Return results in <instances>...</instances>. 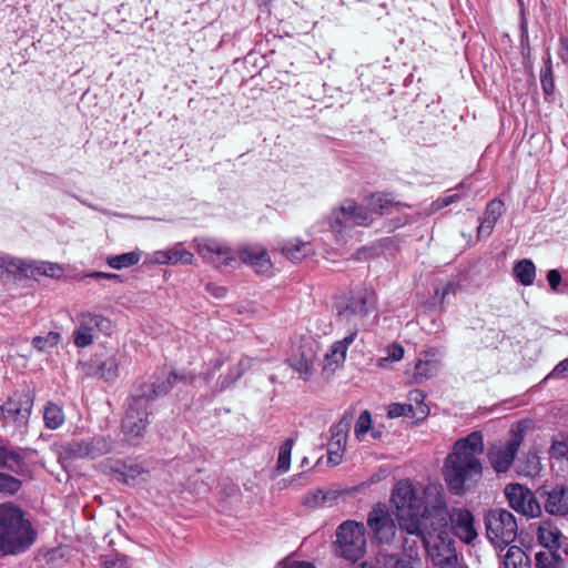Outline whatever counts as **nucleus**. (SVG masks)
I'll return each mask as SVG.
<instances>
[{
    "label": "nucleus",
    "mask_w": 568,
    "mask_h": 568,
    "mask_svg": "<svg viewBox=\"0 0 568 568\" xmlns=\"http://www.w3.org/2000/svg\"><path fill=\"white\" fill-rule=\"evenodd\" d=\"M514 276L525 286L534 283L536 277V267L532 261L524 258L514 266Z\"/></svg>",
    "instance_id": "nucleus-30"
},
{
    "label": "nucleus",
    "mask_w": 568,
    "mask_h": 568,
    "mask_svg": "<svg viewBox=\"0 0 568 568\" xmlns=\"http://www.w3.org/2000/svg\"><path fill=\"white\" fill-rule=\"evenodd\" d=\"M545 509L550 515L568 514V486H557L547 493Z\"/></svg>",
    "instance_id": "nucleus-22"
},
{
    "label": "nucleus",
    "mask_w": 568,
    "mask_h": 568,
    "mask_svg": "<svg viewBox=\"0 0 568 568\" xmlns=\"http://www.w3.org/2000/svg\"><path fill=\"white\" fill-rule=\"evenodd\" d=\"M395 517L406 536L402 540V556L406 560L419 559L424 537L428 531V517L424 508V487L409 480L398 481L392 494Z\"/></svg>",
    "instance_id": "nucleus-1"
},
{
    "label": "nucleus",
    "mask_w": 568,
    "mask_h": 568,
    "mask_svg": "<svg viewBox=\"0 0 568 568\" xmlns=\"http://www.w3.org/2000/svg\"><path fill=\"white\" fill-rule=\"evenodd\" d=\"M484 452L483 435L473 432L458 439L444 465V478L454 494H462L481 478L483 465L479 456Z\"/></svg>",
    "instance_id": "nucleus-2"
},
{
    "label": "nucleus",
    "mask_w": 568,
    "mask_h": 568,
    "mask_svg": "<svg viewBox=\"0 0 568 568\" xmlns=\"http://www.w3.org/2000/svg\"><path fill=\"white\" fill-rule=\"evenodd\" d=\"M413 412L412 404L393 403L387 407V416L389 418H397L408 415Z\"/></svg>",
    "instance_id": "nucleus-48"
},
{
    "label": "nucleus",
    "mask_w": 568,
    "mask_h": 568,
    "mask_svg": "<svg viewBox=\"0 0 568 568\" xmlns=\"http://www.w3.org/2000/svg\"><path fill=\"white\" fill-rule=\"evenodd\" d=\"M34 536L19 507L12 504L0 505V556L24 551L34 541Z\"/></svg>",
    "instance_id": "nucleus-5"
},
{
    "label": "nucleus",
    "mask_w": 568,
    "mask_h": 568,
    "mask_svg": "<svg viewBox=\"0 0 568 568\" xmlns=\"http://www.w3.org/2000/svg\"><path fill=\"white\" fill-rule=\"evenodd\" d=\"M558 57L568 64V38L561 37L559 40Z\"/></svg>",
    "instance_id": "nucleus-56"
},
{
    "label": "nucleus",
    "mask_w": 568,
    "mask_h": 568,
    "mask_svg": "<svg viewBox=\"0 0 568 568\" xmlns=\"http://www.w3.org/2000/svg\"><path fill=\"white\" fill-rule=\"evenodd\" d=\"M434 565L438 568H463L458 564L456 551L452 554V557L442 558V560L435 561Z\"/></svg>",
    "instance_id": "nucleus-51"
},
{
    "label": "nucleus",
    "mask_w": 568,
    "mask_h": 568,
    "mask_svg": "<svg viewBox=\"0 0 568 568\" xmlns=\"http://www.w3.org/2000/svg\"><path fill=\"white\" fill-rule=\"evenodd\" d=\"M44 424L49 429H57L64 423L62 408L53 403H49L43 412Z\"/></svg>",
    "instance_id": "nucleus-35"
},
{
    "label": "nucleus",
    "mask_w": 568,
    "mask_h": 568,
    "mask_svg": "<svg viewBox=\"0 0 568 568\" xmlns=\"http://www.w3.org/2000/svg\"><path fill=\"white\" fill-rule=\"evenodd\" d=\"M440 367L442 362L437 349L432 348L424 352L415 364L414 382L423 383L434 377L439 372Z\"/></svg>",
    "instance_id": "nucleus-21"
},
{
    "label": "nucleus",
    "mask_w": 568,
    "mask_h": 568,
    "mask_svg": "<svg viewBox=\"0 0 568 568\" xmlns=\"http://www.w3.org/2000/svg\"><path fill=\"white\" fill-rule=\"evenodd\" d=\"M33 407V397L29 393H17L1 406V419L14 428L26 427Z\"/></svg>",
    "instance_id": "nucleus-12"
},
{
    "label": "nucleus",
    "mask_w": 568,
    "mask_h": 568,
    "mask_svg": "<svg viewBox=\"0 0 568 568\" xmlns=\"http://www.w3.org/2000/svg\"><path fill=\"white\" fill-rule=\"evenodd\" d=\"M562 534L551 519H544L539 523L537 538L541 546L548 549H558L561 546Z\"/></svg>",
    "instance_id": "nucleus-23"
},
{
    "label": "nucleus",
    "mask_w": 568,
    "mask_h": 568,
    "mask_svg": "<svg viewBox=\"0 0 568 568\" xmlns=\"http://www.w3.org/2000/svg\"><path fill=\"white\" fill-rule=\"evenodd\" d=\"M551 377H568V358L561 361L547 376V378Z\"/></svg>",
    "instance_id": "nucleus-54"
},
{
    "label": "nucleus",
    "mask_w": 568,
    "mask_h": 568,
    "mask_svg": "<svg viewBox=\"0 0 568 568\" xmlns=\"http://www.w3.org/2000/svg\"><path fill=\"white\" fill-rule=\"evenodd\" d=\"M346 352L347 349L344 344L336 341L325 356L324 368L335 371V368L345 361Z\"/></svg>",
    "instance_id": "nucleus-38"
},
{
    "label": "nucleus",
    "mask_w": 568,
    "mask_h": 568,
    "mask_svg": "<svg viewBox=\"0 0 568 568\" xmlns=\"http://www.w3.org/2000/svg\"><path fill=\"white\" fill-rule=\"evenodd\" d=\"M293 366L304 379H307L313 373V359L311 357L302 358L294 363Z\"/></svg>",
    "instance_id": "nucleus-49"
},
{
    "label": "nucleus",
    "mask_w": 568,
    "mask_h": 568,
    "mask_svg": "<svg viewBox=\"0 0 568 568\" xmlns=\"http://www.w3.org/2000/svg\"><path fill=\"white\" fill-rule=\"evenodd\" d=\"M296 568H315V567L310 562H300Z\"/></svg>",
    "instance_id": "nucleus-62"
},
{
    "label": "nucleus",
    "mask_w": 568,
    "mask_h": 568,
    "mask_svg": "<svg viewBox=\"0 0 568 568\" xmlns=\"http://www.w3.org/2000/svg\"><path fill=\"white\" fill-rule=\"evenodd\" d=\"M113 448V442L104 436H94L90 439L72 440L68 452L75 457L98 458Z\"/></svg>",
    "instance_id": "nucleus-16"
},
{
    "label": "nucleus",
    "mask_w": 568,
    "mask_h": 568,
    "mask_svg": "<svg viewBox=\"0 0 568 568\" xmlns=\"http://www.w3.org/2000/svg\"><path fill=\"white\" fill-rule=\"evenodd\" d=\"M404 347L399 344H392L389 346H387L386 348V356L385 357H381L378 361H377V366L378 367H386V363L388 361H392V362H398L400 361L403 357H404Z\"/></svg>",
    "instance_id": "nucleus-45"
},
{
    "label": "nucleus",
    "mask_w": 568,
    "mask_h": 568,
    "mask_svg": "<svg viewBox=\"0 0 568 568\" xmlns=\"http://www.w3.org/2000/svg\"><path fill=\"white\" fill-rule=\"evenodd\" d=\"M505 495L510 507L525 516L536 517L540 514V506L534 494L519 484H509L505 488Z\"/></svg>",
    "instance_id": "nucleus-15"
},
{
    "label": "nucleus",
    "mask_w": 568,
    "mask_h": 568,
    "mask_svg": "<svg viewBox=\"0 0 568 568\" xmlns=\"http://www.w3.org/2000/svg\"><path fill=\"white\" fill-rule=\"evenodd\" d=\"M359 568H374L369 566L367 562H363Z\"/></svg>",
    "instance_id": "nucleus-64"
},
{
    "label": "nucleus",
    "mask_w": 568,
    "mask_h": 568,
    "mask_svg": "<svg viewBox=\"0 0 568 568\" xmlns=\"http://www.w3.org/2000/svg\"><path fill=\"white\" fill-rule=\"evenodd\" d=\"M141 253L139 251H132L119 255H111L106 258V263L110 267L121 270L139 263Z\"/></svg>",
    "instance_id": "nucleus-36"
},
{
    "label": "nucleus",
    "mask_w": 568,
    "mask_h": 568,
    "mask_svg": "<svg viewBox=\"0 0 568 568\" xmlns=\"http://www.w3.org/2000/svg\"><path fill=\"white\" fill-rule=\"evenodd\" d=\"M486 535L497 547H505L515 541L517 537V521L515 516L504 509H490L485 515Z\"/></svg>",
    "instance_id": "nucleus-9"
},
{
    "label": "nucleus",
    "mask_w": 568,
    "mask_h": 568,
    "mask_svg": "<svg viewBox=\"0 0 568 568\" xmlns=\"http://www.w3.org/2000/svg\"><path fill=\"white\" fill-rule=\"evenodd\" d=\"M178 378L179 376L173 372L163 373L162 377L158 376L154 381L143 383L131 398L144 399L150 406V400L166 394Z\"/></svg>",
    "instance_id": "nucleus-20"
},
{
    "label": "nucleus",
    "mask_w": 568,
    "mask_h": 568,
    "mask_svg": "<svg viewBox=\"0 0 568 568\" xmlns=\"http://www.w3.org/2000/svg\"><path fill=\"white\" fill-rule=\"evenodd\" d=\"M424 508L428 517V531L424 549L433 562L452 557L454 541L448 535V508L443 486L428 484L424 487Z\"/></svg>",
    "instance_id": "nucleus-3"
},
{
    "label": "nucleus",
    "mask_w": 568,
    "mask_h": 568,
    "mask_svg": "<svg viewBox=\"0 0 568 568\" xmlns=\"http://www.w3.org/2000/svg\"><path fill=\"white\" fill-rule=\"evenodd\" d=\"M503 209L504 203L500 200H493L487 204L484 219L477 229L479 237H487L491 234L496 222L503 214Z\"/></svg>",
    "instance_id": "nucleus-25"
},
{
    "label": "nucleus",
    "mask_w": 568,
    "mask_h": 568,
    "mask_svg": "<svg viewBox=\"0 0 568 568\" xmlns=\"http://www.w3.org/2000/svg\"><path fill=\"white\" fill-rule=\"evenodd\" d=\"M537 568H559V556L554 552H539L536 555Z\"/></svg>",
    "instance_id": "nucleus-47"
},
{
    "label": "nucleus",
    "mask_w": 568,
    "mask_h": 568,
    "mask_svg": "<svg viewBox=\"0 0 568 568\" xmlns=\"http://www.w3.org/2000/svg\"><path fill=\"white\" fill-rule=\"evenodd\" d=\"M28 267L21 258L0 256V272L4 270L8 273L19 275V272H28Z\"/></svg>",
    "instance_id": "nucleus-43"
},
{
    "label": "nucleus",
    "mask_w": 568,
    "mask_h": 568,
    "mask_svg": "<svg viewBox=\"0 0 568 568\" xmlns=\"http://www.w3.org/2000/svg\"><path fill=\"white\" fill-rule=\"evenodd\" d=\"M77 327L73 331V343L79 348H84L93 344L95 334L111 335L113 331L112 322L102 316L90 312L81 313L77 316Z\"/></svg>",
    "instance_id": "nucleus-10"
},
{
    "label": "nucleus",
    "mask_w": 568,
    "mask_h": 568,
    "mask_svg": "<svg viewBox=\"0 0 568 568\" xmlns=\"http://www.w3.org/2000/svg\"><path fill=\"white\" fill-rule=\"evenodd\" d=\"M192 243L203 262L215 268L234 267L237 263L233 250L219 239L195 237Z\"/></svg>",
    "instance_id": "nucleus-11"
},
{
    "label": "nucleus",
    "mask_w": 568,
    "mask_h": 568,
    "mask_svg": "<svg viewBox=\"0 0 568 568\" xmlns=\"http://www.w3.org/2000/svg\"><path fill=\"white\" fill-rule=\"evenodd\" d=\"M88 276L92 277V278H108V280H112V278H119V275L116 274H112V273H104V272H94V273H91L89 274Z\"/></svg>",
    "instance_id": "nucleus-60"
},
{
    "label": "nucleus",
    "mask_w": 568,
    "mask_h": 568,
    "mask_svg": "<svg viewBox=\"0 0 568 568\" xmlns=\"http://www.w3.org/2000/svg\"><path fill=\"white\" fill-rule=\"evenodd\" d=\"M550 455L556 459L568 460V435L559 434L554 437Z\"/></svg>",
    "instance_id": "nucleus-42"
},
{
    "label": "nucleus",
    "mask_w": 568,
    "mask_h": 568,
    "mask_svg": "<svg viewBox=\"0 0 568 568\" xmlns=\"http://www.w3.org/2000/svg\"><path fill=\"white\" fill-rule=\"evenodd\" d=\"M454 291V285L452 283H446L442 287H436L435 290V296L438 298L439 303L442 304L445 300V297Z\"/></svg>",
    "instance_id": "nucleus-55"
},
{
    "label": "nucleus",
    "mask_w": 568,
    "mask_h": 568,
    "mask_svg": "<svg viewBox=\"0 0 568 568\" xmlns=\"http://www.w3.org/2000/svg\"><path fill=\"white\" fill-rule=\"evenodd\" d=\"M344 450L327 448L328 463L332 465H338L342 462Z\"/></svg>",
    "instance_id": "nucleus-58"
},
{
    "label": "nucleus",
    "mask_w": 568,
    "mask_h": 568,
    "mask_svg": "<svg viewBox=\"0 0 568 568\" xmlns=\"http://www.w3.org/2000/svg\"><path fill=\"white\" fill-rule=\"evenodd\" d=\"M547 281L552 292H558L561 283V275L558 270H549L547 273Z\"/></svg>",
    "instance_id": "nucleus-52"
},
{
    "label": "nucleus",
    "mask_w": 568,
    "mask_h": 568,
    "mask_svg": "<svg viewBox=\"0 0 568 568\" xmlns=\"http://www.w3.org/2000/svg\"><path fill=\"white\" fill-rule=\"evenodd\" d=\"M149 408L144 399H130L122 419V430L129 439L139 438L145 433L149 425Z\"/></svg>",
    "instance_id": "nucleus-14"
},
{
    "label": "nucleus",
    "mask_w": 568,
    "mask_h": 568,
    "mask_svg": "<svg viewBox=\"0 0 568 568\" xmlns=\"http://www.w3.org/2000/svg\"><path fill=\"white\" fill-rule=\"evenodd\" d=\"M21 488V481L16 477L0 473V493L1 494H16Z\"/></svg>",
    "instance_id": "nucleus-46"
},
{
    "label": "nucleus",
    "mask_w": 568,
    "mask_h": 568,
    "mask_svg": "<svg viewBox=\"0 0 568 568\" xmlns=\"http://www.w3.org/2000/svg\"><path fill=\"white\" fill-rule=\"evenodd\" d=\"M396 205L394 199L384 193L372 194L366 204L347 199L332 210L327 222L337 237L345 239L354 227L369 226L374 222V214H388Z\"/></svg>",
    "instance_id": "nucleus-4"
},
{
    "label": "nucleus",
    "mask_w": 568,
    "mask_h": 568,
    "mask_svg": "<svg viewBox=\"0 0 568 568\" xmlns=\"http://www.w3.org/2000/svg\"><path fill=\"white\" fill-rule=\"evenodd\" d=\"M1 466L7 467L14 473H21L23 468V460L18 452L0 446V467Z\"/></svg>",
    "instance_id": "nucleus-34"
},
{
    "label": "nucleus",
    "mask_w": 568,
    "mask_h": 568,
    "mask_svg": "<svg viewBox=\"0 0 568 568\" xmlns=\"http://www.w3.org/2000/svg\"><path fill=\"white\" fill-rule=\"evenodd\" d=\"M206 291L216 298H223L227 293V290L224 286H219L215 284H207Z\"/></svg>",
    "instance_id": "nucleus-57"
},
{
    "label": "nucleus",
    "mask_w": 568,
    "mask_h": 568,
    "mask_svg": "<svg viewBox=\"0 0 568 568\" xmlns=\"http://www.w3.org/2000/svg\"><path fill=\"white\" fill-rule=\"evenodd\" d=\"M524 430L525 425L519 422L511 426L506 442H497L489 446L487 457L495 471L505 473L510 468L524 440Z\"/></svg>",
    "instance_id": "nucleus-8"
},
{
    "label": "nucleus",
    "mask_w": 568,
    "mask_h": 568,
    "mask_svg": "<svg viewBox=\"0 0 568 568\" xmlns=\"http://www.w3.org/2000/svg\"><path fill=\"white\" fill-rule=\"evenodd\" d=\"M367 526L373 538L379 544L388 545L396 535V524L385 504H377L367 516Z\"/></svg>",
    "instance_id": "nucleus-13"
},
{
    "label": "nucleus",
    "mask_w": 568,
    "mask_h": 568,
    "mask_svg": "<svg viewBox=\"0 0 568 568\" xmlns=\"http://www.w3.org/2000/svg\"><path fill=\"white\" fill-rule=\"evenodd\" d=\"M101 568H132L131 559L120 552H110L99 557Z\"/></svg>",
    "instance_id": "nucleus-37"
},
{
    "label": "nucleus",
    "mask_w": 568,
    "mask_h": 568,
    "mask_svg": "<svg viewBox=\"0 0 568 568\" xmlns=\"http://www.w3.org/2000/svg\"><path fill=\"white\" fill-rule=\"evenodd\" d=\"M123 356L119 353L106 357L101 362L95 374L106 382L115 381L119 376V367L122 364Z\"/></svg>",
    "instance_id": "nucleus-28"
},
{
    "label": "nucleus",
    "mask_w": 568,
    "mask_h": 568,
    "mask_svg": "<svg viewBox=\"0 0 568 568\" xmlns=\"http://www.w3.org/2000/svg\"><path fill=\"white\" fill-rule=\"evenodd\" d=\"M372 429V416L368 410H363L354 427V434L358 440H363L366 434Z\"/></svg>",
    "instance_id": "nucleus-44"
},
{
    "label": "nucleus",
    "mask_w": 568,
    "mask_h": 568,
    "mask_svg": "<svg viewBox=\"0 0 568 568\" xmlns=\"http://www.w3.org/2000/svg\"><path fill=\"white\" fill-rule=\"evenodd\" d=\"M336 554L349 561H357L366 552L365 526L363 523L346 520L336 529Z\"/></svg>",
    "instance_id": "nucleus-7"
},
{
    "label": "nucleus",
    "mask_w": 568,
    "mask_h": 568,
    "mask_svg": "<svg viewBox=\"0 0 568 568\" xmlns=\"http://www.w3.org/2000/svg\"><path fill=\"white\" fill-rule=\"evenodd\" d=\"M352 420V415L345 413L339 422L331 427V439L327 444V448L345 450Z\"/></svg>",
    "instance_id": "nucleus-24"
},
{
    "label": "nucleus",
    "mask_w": 568,
    "mask_h": 568,
    "mask_svg": "<svg viewBox=\"0 0 568 568\" xmlns=\"http://www.w3.org/2000/svg\"><path fill=\"white\" fill-rule=\"evenodd\" d=\"M544 67L540 71V83L545 94L550 95L555 90V81H554V72H552V62L550 52L547 51L546 55L542 58Z\"/></svg>",
    "instance_id": "nucleus-33"
},
{
    "label": "nucleus",
    "mask_w": 568,
    "mask_h": 568,
    "mask_svg": "<svg viewBox=\"0 0 568 568\" xmlns=\"http://www.w3.org/2000/svg\"><path fill=\"white\" fill-rule=\"evenodd\" d=\"M457 199H458L457 194H452V195H448V196L437 200L436 203H437L438 207H443V206H447L450 203L455 202Z\"/></svg>",
    "instance_id": "nucleus-59"
},
{
    "label": "nucleus",
    "mask_w": 568,
    "mask_h": 568,
    "mask_svg": "<svg viewBox=\"0 0 568 568\" xmlns=\"http://www.w3.org/2000/svg\"><path fill=\"white\" fill-rule=\"evenodd\" d=\"M390 561L394 562V568H422L420 559L406 560L405 558L390 556Z\"/></svg>",
    "instance_id": "nucleus-50"
},
{
    "label": "nucleus",
    "mask_w": 568,
    "mask_h": 568,
    "mask_svg": "<svg viewBox=\"0 0 568 568\" xmlns=\"http://www.w3.org/2000/svg\"><path fill=\"white\" fill-rule=\"evenodd\" d=\"M376 307V294L371 287H362L349 296L339 297L334 310L338 325H357Z\"/></svg>",
    "instance_id": "nucleus-6"
},
{
    "label": "nucleus",
    "mask_w": 568,
    "mask_h": 568,
    "mask_svg": "<svg viewBox=\"0 0 568 568\" xmlns=\"http://www.w3.org/2000/svg\"><path fill=\"white\" fill-rule=\"evenodd\" d=\"M282 253L293 262H300L305 256L311 254L312 246L311 243L301 241L298 239L286 241L282 247Z\"/></svg>",
    "instance_id": "nucleus-27"
},
{
    "label": "nucleus",
    "mask_w": 568,
    "mask_h": 568,
    "mask_svg": "<svg viewBox=\"0 0 568 568\" xmlns=\"http://www.w3.org/2000/svg\"><path fill=\"white\" fill-rule=\"evenodd\" d=\"M409 399L415 400L416 403L422 402L424 399V395L419 390H412L409 393Z\"/></svg>",
    "instance_id": "nucleus-61"
},
{
    "label": "nucleus",
    "mask_w": 568,
    "mask_h": 568,
    "mask_svg": "<svg viewBox=\"0 0 568 568\" xmlns=\"http://www.w3.org/2000/svg\"><path fill=\"white\" fill-rule=\"evenodd\" d=\"M236 258L252 267L256 273H267L272 268L268 252L261 245L248 244L240 246Z\"/></svg>",
    "instance_id": "nucleus-19"
},
{
    "label": "nucleus",
    "mask_w": 568,
    "mask_h": 568,
    "mask_svg": "<svg viewBox=\"0 0 568 568\" xmlns=\"http://www.w3.org/2000/svg\"><path fill=\"white\" fill-rule=\"evenodd\" d=\"M348 327L347 334L338 341L339 343L344 344L346 349H348V346L355 341L357 334H358V327L357 325H345Z\"/></svg>",
    "instance_id": "nucleus-53"
},
{
    "label": "nucleus",
    "mask_w": 568,
    "mask_h": 568,
    "mask_svg": "<svg viewBox=\"0 0 568 568\" xmlns=\"http://www.w3.org/2000/svg\"><path fill=\"white\" fill-rule=\"evenodd\" d=\"M294 446V439L287 438L282 446L280 447L278 458H277V470L281 473H286L291 466V454Z\"/></svg>",
    "instance_id": "nucleus-40"
},
{
    "label": "nucleus",
    "mask_w": 568,
    "mask_h": 568,
    "mask_svg": "<svg viewBox=\"0 0 568 568\" xmlns=\"http://www.w3.org/2000/svg\"><path fill=\"white\" fill-rule=\"evenodd\" d=\"M116 479L128 485H135L139 480H145L149 471L139 463L129 460L115 469Z\"/></svg>",
    "instance_id": "nucleus-26"
},
{
    "label": "nucleus",
    "mask_w": 568,
    "mask_h": 568,
    "mask_svg": "<svg viewBox=\"0 0 568 568\" xmlns=\"http://www.w3.org/2000/svg\"><path fill=\"white\" fill-rule=\"evenodd\" d=\"M23 263L27 264L29 267L28 272H19V275L26 276V277H34L37 275H48L53 276L55 273L60 272L61 268L59 265L54 263L49 262H38V261H24Z\"/></svg>",
    "instance_id": "nucleus-29"
},
{
    "label": "nucleus",
    "mask_w": 568,
    "mask_h": 568,
    "mask_svg": "<svg viewBox=\"0 0 568 568\" xmlns=\"http://www.w3.org/2000/svg\"><path fill=\"white\" fill-rule=\"evenodd\" d=\"M449 526L454 535L466 544H470L477 538L475 519L468 509H454L452 513L448 510Z\"/></svg>",
    "instance_id": "nucleus-17"
},
{
    "label": "nucleus",
    "mask_w": 568,
    "mask_h": 568,
    "mask_svg": "<svg viewBox=\"0 0 568 568\" xmlns=\"http://www.w3.org/2000/svg\"><path fill=\"white\" fill-rule=\"evenodd\" d=\"M61 335L58 332H49L45 336H36L32 345L39 352H45L59 344Z\"/></svg>",
    "instance_id": "nucleus-41"
},
{
    "label": "nucleus",
    "mask_w": 568,
    "mask_h": 568,
    "mask_svg": "<svg viewBox=\"0 0 568 568\" xmlns=\"http://www.w3.org/2000/svg\"><path fill=\"white\" fill-rule=\"evenodd\" d=\"M150 262L160 265H192L195 262V256L184 247L183 243H175L164 250L153 252Z\"/></svg>",
    "instance_id": "nucleus-18"
},
{
    "label": "nucleus",
    "mask_w": 568,
    "mask_h": 568,
    "mask_svg": "<svg viewBox=\"0 0 568 568\" xmlns=\"http://www.w3.org/2000/svg\"><path fill=\"white\" fill-rule=\"evenodd\" d=\"M224 361L217 358L214 364V368L217 369L223 365Z\"/></svg>",
    "instance_id": "nucleus-63"
},
{
    "label": "nucleus",
    "mask_w": 568,
    "mask_h": 568,
    "mask_svg": "<svg viewBox=\"0 0 568 568\" xmlns=\"http://www.w3.org/2000/svg\"><path fill=\"white\" fill-rule=\"evenodd\" d=\"M335 499V493L326 494L322 489H315L305 495V497L303 498V505L311 508L331 506Z\"/></svg>",
    "instance_id": "nucleus-32"
},
{
    "label": "nucleus",
    "mask_w": 568,
    "mask_h": 568,
    "mask_svg": "<svg viewBox=\"0 0 568 568\" xmlns=\"http://www.w3.org/2000/svg\"><path fill=\"white\" fill-rule=\"evenodd\" d=\"M505 568H530V561L525 551L518 546H510L504 557Z\"/></svg>",
    "instance_id": "nucleus-31"
},
{
    "label": "nucleus",
    "mask_w": 568,
    "mask_h": 568,
    "mask_svg": "<svg viewBox=\"0 0 568 568\" xmlns=\"http://www.w3.org/2000/svg\"><path fill=\"white\" fill-rule=\"evenodd\" d=\"M252 359L248 357H243L239 361L237 367L231 369L230 373L220 381V389L223 390L230 387L233 383H235L241 375L251 367Z\"/></svg>",
    "instance_id": "nucleus-39"
}]
</instances>
